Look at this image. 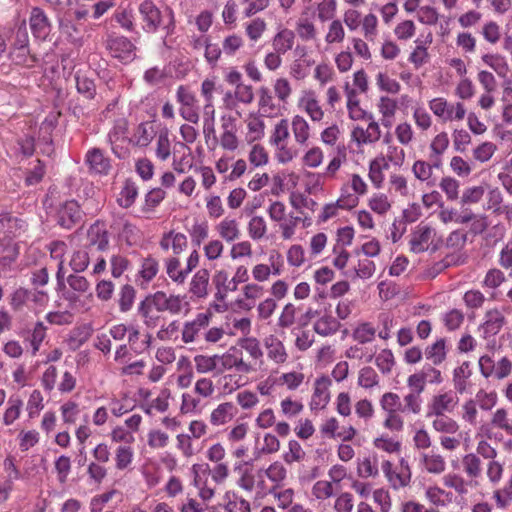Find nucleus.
<instances>
[{"label": "nucleus", "mask_w": 512, "mask_h": 512, "mask_svg": "<svg viewBox=\"0 0 512 512\" xmlns=\"http://www.w3.org/2000/svg\"><path fill=\"white\" fill-rule=\"evenodd\" d=\"M89 246H96L97 250L105 251L109 244L108 231L103 223L96 221L87 232Z\"/></svg>", "instance_id": "423d86ee"}, {"label": "nucleus", "mask_w": 512, "mask_h": 512, "mask_svg": "<svg viewBox=\"0 0 512 512\" xmlns=\"http://www.w3.org/2000/svg\"><path fill=\"white\" fill-rule=\"evenodd\" d=\"M86 163L96 173L107 175L111 169L109 158L105 157L99 148H93L86 154Z\"/></svg>", "instance_id": "0eeeda50"}, {"label": "nucleus", "mask_w": 512, "mask_h": 512, "mask_svg": "<svg viewBox=\"0 0 512 512\" xmlns=\"http://www.w3.org/2000/svg\"><path fill=\"white\" fill-rule=\"evenodd\" d=\"M294 33L291 30L283 29L278 32L273 39V47L275 51L280 53H285L290 50L293 46L294 42Z\"/></svg>", "instance_id": "f3484780"}, {"label": "nucleus", "mask_w": 512, "mask_h": 512, "mask_svg": "<svg viewBox=\"0 0 512 512\" xmlns=\"http://www.w3.org/2000/svg\"><path fill=\"white\" fill-rule=\"evenodd\" d=\"M158 261L152 256L146 257L142 262L140 275L145 281H151L158 273Z\"/></svg>", "instance_id": "f704fd0d"}, {"label": "nucleus", "mask_w": 512, "mask_h": 512, "mask_svg": "<svg viewBox=\"0 0 512 512\" xmlns=\"http://www.w3.org/2000/svg\"><path fill=\"white\" fill-rule=\"evenodd\" d=\"M156 155L162 160H166L170 156V141L167 132L160 133L158 136Z\"/></svg>", "instance_id": "e2e57ef3"}, {"label": "nucleus", "mask_w": 512, "mask_h": 512, "mask_svg": "<svg viewBox=\"0 0 512 512\" xmlns=\"http://www.w3.org/2000/svg\"><path fill=\"white\" fill-rule=\"evenodd\" d=\"M115 20L122 28L127 30L133 29V10L128 7L120 6L115 13Z\"/></svg>", "instance_id": "58836bf2"}, {"label": "nucleus", "mask_w": 512, "mask_h": 512, "mask_svg": "<svg viewBox=\"0 0 512 512\" xmlns=\"http://www.w3.org/2000/svg\"><path fill=\"white\" fill-rule=\"evenodd\" d=\"M76 88L77 91L87 99H93L96 93V85L94 81L87 76L76 73Z\"/></svg>", "instance_id": "412c9836"}, {"label": "nucleus", "mask_w": 512, "mask_h": 512, "mask_svg": "<svg viewBox=\"0 0 512 512\" xmlns=\"http://www.w3.org/2000/svg\"><path fill=\"white\" fill-rule=\"evenodd\" d=\"M112 57L119 59L122 63H130L136 57L135 45L126 37L109 38L106 44Z\"/></svg>", "instance_id": "f257e3e1"}, {"label": "nucleus", "mask_w": 512, "mask_h": 512, "mask_svg": "<svg viewBox=\"0 0 512 512\" xmlns=\"http://www.w3.org/2000/svg\"><path fill=\"white\" fill-rule=\"evenodd\" d=\"M29 42V36L28 31L26 27V22L22 21V23L18 26L16 33H15V41H14V49L13 51H20V52H28Z\"/></svg>", "instance_id": "cd10ccee"}, {"label": "nucleus", "mask_w": 512, "mask_h": 512, "mask_svg": "<svg viewBox=\"0 0 512 512\" xmlns=\"http://www.w3.org/2000/svg\"><path fill=\"white\" fill-rule=\"evenodd\" d=\"M167 274L176 283H183L187 277L184 270H179L180 261L178 258H170L167 260Z\"/></svg>", "instance_id": "c9c22d12"}, {"label": "nucleus", "mask_w": 512, "mask_h": 512, "mask_svg": "<svg viewBox=\"0 0 512 512\" xmlns=\"http://www.w3.org/2000/svg\"><path fill=\"white\" fill-rule=\"evenodd\" d=\"M209 271L207 269H200L195 273L190 283V292L198 298H203L207 295V287L209 284Z\"/></svg>", "instance_id": "f8f14e48"}, {"label": "nucleus", "mask_w": 512, "mask_h": 512, "mask_svg": "<svg viewBox=\"0 0 512 512\" xmlns=\"http://www.w3.org/2000/svg\"><path fill=\"white\" fill-rule=\"evenodd\" d=\"M138 11L142 17L145 25L144 30L153 33L156 32L161 25V12L158 7L151 0H144L138 8Z\"/></svg>", "instance_id": "7ed1b4c3"}, {"label": "nucleus", "mask_w": 512, "mask_h": 512, "mask_svg": "<svg viewBox=\"0 0 512 512\" xmlns=\"http://www.w3.org/2000/svg\"><path fill=\"white\" fill-rule=\"evenodd\" d=\"M313 495L317 499H326L333 495V486L328 481H318L312 489Z\"/></svg>", "instance_id": "680f3d73"}, {"label": "nucleus", "mask_w": 512, "mask_h": 512, "mask_svg": "<svg viewBox=\"0 0 512 512\" xmlns=\"http://www.w3.org/2000/svg\"><path fill=\"white\" fill-rule=\"evenodd\" d=\"M427 359H430L434 365L441 364L446 359V341L444 338L437 340L425 349Z\"/></svg>", "instance_id": "a211bd4d"}, {"label": "nucleus", "mask_w": 512, "mask_h": 512, "mask_svg": "<svg viewBox=\"0 0 512 512\" xmlns=\"http://www.w3.org/2000/svg\"><path fill=\"white\" fill-rule=\"evenodd\" d=\"M136 297V290L130 284H125L120 288L118 292V305L121 312H128L134 303Z\"/></svg>", "instance_id": "6ab92c4d"}, {"label": "nucleus", "mask_w": 512, "mask_h": 512, "mask_svg": "<svg viewBox=\"0 0 512 512\" xmlns=\"http://www.w3.org/2000/svg\"><path fill=\"white\" fill-rule=\"evenodd\" d=\"M89 265V255L86 251H76L74 252L72 259L70 261V267L75 273H79L84 271Z\"/></svg>", "instance_id": "a19ab883"}, {"label": "nucleus", "mask_w": 512, "mask_h": 512, "mask_svg": "<svg viewBox=\"0 0 512 512\" xmlns=\"http://www.w3.org/2000/svg\"><path fill=\"white\" fill-rule=\"evenodd\" d=\"M423 463L428 472L439 474L445 470V461L440 455H422Z\"/></svg>", "instance_id": "2f4dec72"}, {"label": "nucleus", "mask_w": 512, "mask_h": 512, "mask_svg": "<svg viewBox=\"0 0 512 512\" xmlns=\"http://www.w3.org/2000/svg\"><path fill=\"white\" fill-rule=\"evenodd\" d=\"M335 9H336L335 0H323L318 5V17L323 22L330 20L334 17Z\"/></svg>", "instance_id": "3c124183"}, {"label": "nucleus", "mask_w": 512, "mask_h": 512, "mask_svg": "<svg viewBox=\"0 0 512 512\" xmlns=\"http://www.w3.org/2000/svg\"><path fill=\"white\" fill-rule=\"evenodd\" d=\"M154 309L157 312L169 311L172 314H178L182 308V299L179 295H167L163 291H157L149 294Z\"/></svg>", "instance_id": "20e7f679"}, {"label": "nucleus", "mask_w": 512, "mask_h": 512, "mask_svg": "<svg viewBox=\"0 0 512 512\" xmlns=\"http://www.w3.org/2000/svg\"><path fill=\"white\" fill-rule=\"evenodd\" d=\"M466 242L467 234L460 230H455L446 239V247L460 250L465 246Z\"/></svg>", "instance_id": "49530a36"}, {"label": "nucleus", "mask_w": 512, "mask_h": 512, "mask_svg": "<svg viewBox=\"0 0 512 512\" xmlns=\"http://www.w3.org/2000/svg\"><path fill=\"white\" fill-rule=\"evenodd\" d=\"M8 405L3 417L6 425L12 424L19 417L23 402L19 397H11L8 400Z\"/></svg>", "instance_id": "c85d7f7f"}, {"label": "nucleus", "mask_w": 512, "mask_h": 512, "mask_svg": "<svg viewBox=\"0 0 512 512\" xmlns=\"http://www.w3.org/2000/svg\"><path fill=\"white\" fill-rule=\"evenodd\" d=\"M209 319L210 314L200 313L197 315L195 320L187 322L182 332V340L185 343L192 342L200 329L206 327L209 324Z\"/></svg>", "instance_id": "6e6552de"}, {"label": "nucleus", "mask_w": 512, "mask_h": 512, "mask_svg": "<svg viewBox=\"0 0 512 512\" xmlns=\"http://www.w3.org/2000/svg\"><path fill=\"white\" fill-rule=\"evenodd\" d=\"M454 404V399L449 393L436 395L433 397L427 416H442L445 411H451Z\"/></svg>", "instance_id": "9d476101"}, {"label": "nucleus", "mask_w": 512, "mask_h": 512, "mask_svg": "<svg viewBox=\"0 0 512 512\" xmlns=\"http://www.w3.org/2000/svg\"><path fill=\"white\" fill-rule=\"evenodd\" d=\"M482 60L501 77H504L509 70L504 58L498 54H485L482 56Z\"/></svg>", "instance_id": "b1692460"}, {"label": "nucleus", "mask_w": 512, "mask_h": 512, "mask_svg": "<svg viewBox=\"0 0 512 512\" xmlns=\"http://www.w3.org/2000/svg\"><path fill=\"white\" fill-rule=\"evenodd\" d=\"M292 128L296 141L304 143L309 137V126L304 118L295 116L292 121Z\"/></svg>", "instance_id": "7c9ffc66"}, {"label": "nucleus", "mask_w": 512, "mask_h": 512, "mask_svg": "<svg viewBox=\"0 0 512 512\" xmlns=\"http://www.w3.org/2000/svg\"><path fill=\"white\" fill-rule=\"evenodd\" d=\"M270 341L271 343L266 340V345L269 348L268 356L277 363H283L287 358L283 343L272 336L270 337Z\"/></svg>", "instance_id": "bb28decb"}, {"label": "nucleus", "mask_w": 512, "mask_h": 512, "mask_svg": "<svg viewBox=\"0 0 512 512\" xmlns=\"http://www.w3.org/2000/svg\"><path fill=\"white\" fill-rule=\"evenodd\" d=\"M434 230L430 226H419L418 230L413 233L410 240L411 251L414 253H421L428 249L424 244L428 243L431 239Z\"/></svg>", "instance_id": "1a4fd4ad"}, {"label": "nucleus", "mask_w": 512, "mask_h": 512, "mask_svg": "<svg viewBox=\"0 0 512 512\" xmlns=\"http://www.w3.org/2000/svg\"><path fill=\"white\" fill-rule=\"evenodd\" d=\"M412 171L416 178L421 181L427 180L432 175V166L425 161L418 160L414 163Z\"/></svg>", "instance_id": "0e129e2a"}, {"label": "nucleus", "mask_w": 512, "mask_h": 512, "mask_svg": "<svg viewBox=\"0 0 512 512\" xmlns=\"http://www.w3.org/2000/svg\"><path fill=\"white\" fill-rule=\"evenodd\" d=\"M22 337L28 340L32 346V354L35 355L39 351L40 344L46 336V327L43 322H37L32 330L21 332Z\"/></svg>", "instance_id": "4468645a"}, {"label": "nucleus", "mask_w": 512, "mask_h": 512, "mask_svg": "<svg viewBox=\"0 0 512 512\" xmlns=\"http://www.w3.org/2000/svg\"><path fill=\"white\" fill-rule=\"evenodd\" d=\"M137 195L138 189L135 182L127 179L121 191L120 205L124 208H129L135 202Z\"/></svg>", "instance_id": "393cba45"}, {"label": "nucleus", "mask_w": 512, "mask_h": 512, "mask_svg": "<svg viewBox=\"0 0 512 512\" xmlns=\"http://www.w3.org/2000/svg\"><path fill=\"white\" fill-rule=\"evenodd\" d=\"M440 187L446 193L447 198L455 200L458 198L459 183L451 177H445L441 180Z\"/></svg>", "instance_id": "5fc2aeb1"}, {"label": "nucleus", "mask_w": 512, "mask_h": 512, "mask_svg": "<svg viewBox=\"0 0 512 512\" xmlns=\"http://www.w3.org/2000/svg\"><path fill=\"white\" fill-rule=\"evenodd\" d=\"M380 405L387 413L402 411L400 397L396 393L387 392L380 399Z\"/></svg>", "instance_id": "c756f323"}, {"label": "nucleus", "mask_w": 512, "mask_h": 512, "mask_svg": "<svg viewBox=\"0 0 512 512\" xmlns=\"http://www.w3.org/2000/svg\"><path fill=\"white\" fill-rule=\"evenodd\" d=\"M358 384L364 388H372L378 384V375L372 367H364L360 370Z\"/></svg>", "instance_id": "e433bc0d"}, {"label": "nucleus", "mask_w": 512, "mask_h": 512, "mask_svg": "<svg viewBox=\"0 0 512 512\" xmlns=\"http://www.w3.org/2000/svg\"><path fill=\"white\" fill-rule=\"evenodd\" d=\"M433 421V428L438 432L453 434L458 430V424L450 417L442 415L436 416Z\"/></svg>", "instance_id": "72a5a7b5"}, {"label": "nucleus", "mask_w": 512, "mask_h": 512, "mask_svg": "<svg viewBox=\"0 0 512 512\" xmlns=\"http://www.w3.org/2000/svg\"><path fill=\"white\" fill-rule=\"evenodd\" d=\"M374 335H375V330L368 323H364L361 326H359L354 331V334H353L354 338L359 343H362V344L370 342L373 339Z\"/></svg>", "instance_id": "052dcab7"}, {"label": "nucleus", "mask_w": 512, "mask_h": 512, "mask_svg": "<svg viewBox=\"0 0 512 512\" xmlns=\"http://www.w3.org/2000/svg\"><path fill=\"white\" fill-rule=\"evenodd\" d=\"M428 378L427 372H419L409 376L408 386L415 389L416 394H421L425 388V382Z\"/></svg>", "instance_id": "bf43d9fd"}, {"label": "nucleus", "mask_w": 512, "mask_h": 512, "mask_svg": "<svg viewBox=\"0 0 512 512\" xmlns=\"http://www.w3.org/2000/svg\"><path fill=\"white\" fill-rule=\"evenodd\" d=\"M470 362L465 361L459 367L454 369L453 384L455 390L463 394L467 388V379L471 376Z\"/></svg>", "instance_id": "2eb2a0df"}, {"label": "nucleus", "mask_w": 512, "mask_h": 512, "mask_svg": "<svg viewBox=\"0 0 512 512\" xmlns=\"http://www.w3.org/2000/svg\"><path fill=\"white\" fill-rule=\"evenodd\" d=\"M463 320V313L457 309H452L444 317L445 326L451 331L459 328Z\"/></svg>", "instance_id": "13d9d810"}, {"label": "nucleus", "mask_w": 512, "mask_h": 512, "mask_svg": "<svg viewBox=\"0 0 512 512\" xmlns=\"http://www.w3.org/2000/svg\"><path fill=\"white\" fill-rule=\"evenodd\" d=\"M136 171L143 180L147 181L153 176L154 166L149 159L142 158L136 162Z\"/></svg>", "instance_id": "338daca9"}, {"label": "nucleus", "mask_w": 512, "mask_h": 512, "mask_svg": "<svg viewBox=\"0 0 512 512\" xmlns=\"http://www.w3.org/2000/svg\"><path fill=\"white\" fill-rule=\"evenodd\" d=\"M334 508L337 512H351L353 509V500L350 493H342L335 501Z\"/></svg>", "instance_id": "774afa93"}, {"label": "nucleus", "mask_w": 512, "mask_h": 512, "mask_svg": "<svg viewBox=\"0 0 512 512\" xmlns=\"http://www.w3.org/2000/svg\"><path fill=\"white\" fill-rule=\"evenodd\" d=\"M29 24L35 38L44 40L50 33V22L44 11L39 7L32 8Z\"/></svg>", "instance_id": "39448f33"}, {"label": "nucleus", "mask_w": 512, "mask_h": 512, "mask_svg": "<svg viewBox=\"0 0 512 512\" xmlns=\"http://www.w3.org/2000/svg\"><path fill=\"white\" fill-rule=\"evenodd\" d=\"M133 452L129 446H120L116 453V467L123 470L131 463Z\"/></svg>", "instance_id": "c03bdc74"}, {"label": "nucleus", "mask_w": 512, "mask_h": 512, "mask_svg": "<svg viewBox=\"0 0 512 512\" xmlns=\"http://www.w3.org/2000/svg\"><path fill=\"white\" fill-rule=\"evenodd\" d=\"M237 351L238 350L236 347H231L226 354L221 356V364L223 369H231L232 367H236L239 372H250L251 366L235 355Z\"/></svg>", "instance_id": "ddd939ff"}, {"label": "nucleus", "mask_w": 512, "mask_h": 512, "mask_svg": "<svg viewBox=\"0 0 512 512\" xmlns=\"http://www.w3.org/2000/svg\"><path fill=\"white\" fill-rule=\"evenodd\" d=\"M466 473L471 477H477L480 473V459L475 454H468L463 458Z\"/></svg>", "instance_id": "864d4df0"}, {"label": "nucleus", "mask_w": 512, "mask_h": 512, "mask_svg": "<svg viewBox=\"0 0 512 512\" xmlns=\"http://www.w3.org/2000/svg\"><path fill=\"white\" fill-rule=\"evenodd\" d=\"M70 468L71 462L70 458L67 456L62 455L55 461V469L58 473V479L61 483L66 482Z\"/></svg>", "instance_id": "8fccbe9b"}, {"label": "nucleus", "mask_w": 512, "mask_h": 512, "mask_svg": "<svg viewBox=\"0 0 512 512\" xmlns=\"http://www.w3.org/2000/svg\"><path fill=\"white\" fill-rule=\"evenodd\" d=\"M259 95V111L262 115L271 116L275 111H279V106L273 101V96L267 87H260L258 90Z\"/></svg>", "instance_id": "dca6fc26"}, {"label": "nucleus", "mask_w": 512, "mask_h": 512, "mask_svg": "<svg viewBox=\"0 0 512 512\" xmlns=\"http://www.w3.org/2000/svg\"><path fill=\"white\" fill-rule=\"evenodd\" d=\"M376 365L382 373H389L394 365V356L391 350L384 349L376 357Z\"/></svg>", "instance_id": "ea45409f"}, {"label": "nucleus", "mask_w": 512, "mask_h": 512, "mask_svg": "<svg viewBox=\"0 0 512 512\" xmlns=\"http://www.w3.org/2000/svg\"><path fill=\"white\" fill-rule=\"evenodd\" d=\"M249 161L255 167L265 165L268 162V154L264 147L259 144L254 145L249 154Z\"/></svg>", "instance_id": "a18cd8bd"}, {"label": "nucleus", "mask_w": 512, "mask_h": 512, "mask_svg": "<svg viewBox=\"0 0 512 512\" xmlns=\"http://www.w3.org/2000/svg\"><path fill=\"white\" fill-rule=\"evenodd\" d=\"M266 222L261 216H254L248 224L249 235L252 239H261L266 233Z\"/></svg>", "instance_id": "473e14b6"}, {"label": "nucleus", "mask_w": 512, "mask_h": 512, "mask_svg": "<svg viewBox=\"0 0 512 512\" xmlns=\"http://www.w3.org/2000/svg\"><path fill=\"white\" fill-rule=\"evenodd\" d=\"M377 84L381 90L389 93L396 94L400 90V84L396 80L390 79L383 73H379L377 75Z\"/></svg>", "instance_id": "603ef678"}, {"label": "nucleus", "mask_w": 512, "mask_h": 512, "mask_svg": "<svg viewBox=\"0 0 512 512\" xmlns=\"http://www.w3.org/2000/svg\"><path fill=\"white\" fill-rule=\"evenodd\" d=\"M491 423L503 430H505L508 434L512 435V425L508 423L507 419V411L503 408L498 409L491 420Z\"/></svg>", "instance_id": "6e6d98bb"}, {"label": "nucleus", "mask_w": 512, "mask_h": 512, "mask_svg": "<svg viewBox=\"0 0 512 512\" xmlns=\"http://www.w3.org/2000/svg\"><path fill=\"white\" fill-rule=\"evenodd\" d=\"M56 216L58 225L70 230L82 220V211L76 201L70 200L59 207Z\"/></svg>", "instance_id": "f03ea898"}, {"label": "nucleus", "mask_w": 512, "mask_h": 512, "mask_svg": "<svg viewBox=\"0 0 512 512\" xmlns=\"http://www.w3.org/2000/svg\"><path fill=\"white\" fill-rule=\"evenodd\" d=\"M153 304L147 295L138 306V313L144 318V323L148 326H155L159 316L153 314Z\"/></svg>", "instance_id": "5701e85b"}, {"label": "nucleus", "mask_w": 512, "mask_h": 512, "mask_svg": "<svg viewBox=\"0 0 512 512\" xmlns=\"http://www.w3.org/2000/svg\"><path fill=\"white\" fill-rule=\"evenodd\" d=\"M129 261L127 258L116 255L111 258V273L114 278H119L128 268Z\"/></svg>", "instance_id": "69168bd1"}, {"label": "nucleus", "mask_w": 512, "mask_h": 512, "mask_svg": "<svg viewBox=\"0 0 512 512\" xmlns=\"http://www.w3.org/2000/svg\"><path fill=\"white\" fill-rule=\"evenodd\" d=\"M495 150V144L492 142H484L474 150V157L481 162H486L492 157Z\"/></svg>", "instance_id": "de8ad7c7"}, {"label": "nucleus", "mask_w": 512, "mask_h": 512, "mask_svg": "<svg viewBox=\"0 0 512 512\" xmlns=\"http://www.w3.org/2000/svg\"><path fill=\"white\" fill-rule=\"evenodd\" d=\"M288 121L286 119H282L274 129V133L271 137V142L279 146L282 141L287 139L289 137V130H288Z\"/></svg>", "instance_id": "09e8293b"}, {"label": "nucleus", "mask_w": 512, "mask_h": 512, "mask_svg": "<svg viewBox=\"0 0 512 512\" xmlns=\"http://www.w3.org/2000/svg\"><path fill=\"white\" fill-rule=\"evenodd\" d=\"M18 248L10 243L0 241V266L7 267L18 257Z\"/></svg>", "instance_id": "a878e982"}, {"label": "nucleus", "mask_w": 512, "mask_h": 512, "mask_svg": "<svg viewBox=\"0 0 512 512\" xmlns=\"http://www.w3.org/2000/svg\"><path fill=\"white\" fill-rule=\"evenodd\" d=\"M504 323L505 317L497 309L490 310L485 315L484 326L488 333L497 334Z\"/></svg>", "instance_id": "aec40b11"}, {"label": "nucleus", "mask_w": 512, "mask_h": 512, "mask_svg": "<svg viewBox=\"0 0 512 512\" xmlns=\"http://www.w3.org/2000/svg\"><path fill=\"white\" fill-rule=\"evenodd\" d=\"M233 409V405L231 403H222L220 404L213 412L211 413V422L214 425L224 424L227 421L229 415H231V411Z\"/></svg>", "instance_id": "4c0bfd02"}, {"label": "nucleus", "mask_w": 512, "mask_h": 512, "mask_svg": "<svg viewBox=\"0 0 512 512\" xmlns=\"http://www.w3.org/2000/svg\"><path fill=\"white\" fill-rule=\"evenodd\" d=\"M238 345L245 349L254 359L260 358L263 353L256 338H242L238 341Z\"/></svg>", "instance_id": "37998d69"}, {"label": "nucleus", "mask_w": 512, "mask_h": 512, "mask_svg": "<svg viewBox=\"0 0 512 512\" xmlns=\"http://www.w3.org/2000/svg\"><path fill=\"white\" fill-rule=\"evenodd\" d=\"M220 236L227 242H232L239 237V229L236 220L225 219L218 225Z\"/></svg>", "instance_id": "4be33fe9"}, {"label": "nucleus", "mask_w": 512, "mask_h": 512, "mask_svg": "<svg viewBox=\"0 0 512 512\" xmlns=\"http://www.w3.org/2000/svg\"><path fill=\"white\" fill-rule=\"evenodd\" d=\"M476 401L481 409L491 410L497 402V395L495 392L487 393L481 389L476 394Z\"/></svg>", "instance_id": "79ce46f5"}, {"label": "nucleus", "mask_w": 512, "mask_h": 512, "mask_svg": "<svg viewBox=\"0 0 512 512\" xmlns=\"http://www.w3.org/2000/svg\"><path fill=\"white\" fill-rule=\"evenodd\" d=\"M341 323L330 314H324L314 324V331L321 336H330L335 334Z\"/></svg>", "instance_id": "9b49d317"}, {"label": "nucleus", "mask_w": 512, "mask_h": 512, "mask_svg": "<svg viewBox=\"0 0 512 512\" xmlns=\"http://www.w3.org/2000/svg\"><path fill=\"white\" fill-rule=\"evenodd\" d=\"M505 281L504 273L496 268L490 269L485 276L484 284L489 288H497Z\"/></svg>", "instance_id": "4d7b16f0"}]
</instances>
